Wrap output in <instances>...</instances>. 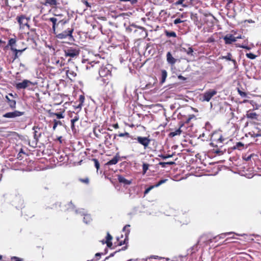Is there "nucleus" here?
<instances>
[{"label":"nucleus","mask_w":261,"mask_h":261,"mask_svg":"<svg viewBox=\"0 0 261 261\" xmlns=\"http://www.w3.org/2000/svg\"><path fill=\"white\" fill-rule=\"evenodd\" d=\"M178 117L180 119L179 122V125L187 129L188 127H192L193 125V122L196 121L197 118L194 114H191L186 113V111L183 110L178 115Z\"/></svg>","instance_id":"1"},{"label":"nucleus","mask_w":261,"mask_h":261,"mask_svg":"<svg viewBox=\"0 0 261 261\" xmlns=\"http://www.w3.org/2000/svg\"><path fill=\"white\" fill-rule=\"evenodd\" d=\"M87 69H94L99 70V75L100 76L111 77V71L108 68L107 65H103V64L99 61H93L89 65L87 66Z\"/></svg>","instance_id":"2"},{"label":"nucleus","mask_w":261,"mask_h":261,"mask_svg":"<svg viewBox=\"0 0 261 261\" xmlns=\"http://www.w3.org/2000/svg\"><path fill=\"white\" fill-rule=\"evenodd\" d=\"M111 77L100 76L97 78L98 85L101 87H105L103 90L106 94H111L113 92V85L110 83Z\"/></svg>","instance_id":"3"},{"label":"nucleus","mask_w":261,"mask_h":261,"mask_svg":"<svg viewBox=\"0 0 261 261\" xmlns=\"http://www.w3.org/2000/svg\"><path fill=\"white\" fill-rule=\"evenodd\" d=\"M224 140L221 134L215 133L212 137V142L210 143V145L213 147H222Z\"/></svg>","instance_id":"4"},{"label":"nucleus","mask_w":261,"mask_h":261,"mask_svg":"<svg viewBox=\"0 0 261 261\" xmlns=\"http://www.w3.org/2000/svg\"><path fill=\"white\" fill-rule=\"evenodd\" d=\"M64 53L66 57L76 58L80 54V49L78 47H69L64 49Z\"/></svg>","instance_id":"5"},{"label":"nucleus","mask_w":261,"mask_h":261,"mask_svg":"<svg viewBox=\"0 0 261 261\" xmlns=\"http://www.w3.org/2000/svg\"><path fill=\"white\" fill-rule=\"evenodd\" d=\"M66 74L68 78L70 80H72L76 76L77 68L76 67L73 66L72 67H66L64 68Z\"/></svg>","instance_id":"6"},{"label":"nucleus","mask_w":261,"mask_h":261,"mask_svg":"<svg viewBox=\"0 0 261 261\" xmlns=\"http://www.w3.org/2000/svg\"><path fill=\"white\" fill-rule=\"evenodd\" d=\"M6 101L8 103L10 108L12 109H15L16 107V102L14 99L15 96L12 93H9L8 95H6L5 97Z\"/></svg>","instance_id":"7"},{"label":"nucleus","mask_w":261,"mask_h":261,"mask_svg":"<svg viewBox=\"0 0 261 261\" xmlns=\"http://www.w3.org/2000/svg\"><path fill=\"white\" fill-rule=\"evenodd\" d=\"M73 28H68L66 30L64 31V32L59 33L57 35V37L58 39H63L66 38L67 37L72 38L73 36L72 35V34L73 32Z\"/></svg>","instance_id":"8"},{"label":"nucleus","mask_w":261,"mask_h":261,"mask_svg":"<svg viewBox=\"0 0 261 261\" xmlns=\"http://www.w3.org/2000/svg\"><path fill=\"white\" fill-rule=\"evenodd\" d=\"M56 206L58 205L60 207L61 211H66L70 209L73 208L74 205L72 202H60L55 204Z\"/></svg>","instance_id":"9"},{"label":"nucleus","mask_w":261,"mask_h":261,"mask_svg":"<svg viewBox=\"0 0 261 261\" xmlns=\"http://www.w3.org/2000/svg\"><path fill=\"white\" fill-rule=\"evenodd\" d=\"M217 94L216 90L210 89L205 92L202 95V101H209L211 99Z\"/></svg>","instance_id":"10"},{"label":"nucleus","mask_w":261,"mask_h":261,"mask_svg":"<svg viewBox=\"0 0 261 261\" xmlns=\"http://www.w3.org/2000/svg\"><path fill=\"white\" fill-rule=\"evenodd\" d=\"M36 84V83H33L29 80H24L22 82L17 83L15 87L17 89H24L30 85L35 86Z\"/></svg>","instance_id":"11"},{"label":"nucleus","mask_w":261,"mask_h":261,"mask_svg":"<svg viewBox=\"0 0 261 261\" xmlns=\"http://www.w3.org/2000/svg\"><path fill=\"white\" fill-rule=\"evenodd\" d=\"M24 112H20L15 110L13 112H8L3 115V117L7 118H14L17 117H20L24 115Z\"/></svg>","instance_id":"12"},{"label":"nucleus","mask_w":261,"mask_h":261,"mask_svg":"<svg viewBox=\"0 0 261 261\" xmlns=\"http://www.w3.org/2000/svg\"><path fill=\"white\" fill-rule=\"evenodd\" d=\"M69 116L70 118H72L70 121H71V128L72 130L75 131V123L76 122L78 121L80 119L79 115L77 113H75L74 112L71 113L69 114Z\"/></svg>","instance_id":"13"},{"label":"nucleus","mask_w":261,"mask_h":261,"mask_svg":"<svg viewBox=\"0 0 261 261\" xmlns=\"http://www.w3.org/2000/svg\"><path fill=\"white\" fill-rule=\"evenodd\" d=\"M16 19L20 25V28H23L25 25L29 27V25L28 24L29 19L25 15H21L20 16H17Z\"/></svg>","instance_id":"14"},{"label":"nucleus","mask_w":261,"mask_h":261,"mask_svg":"<svg viewBox=\"0 0 261 261\" xmlns=\"http://www.w3.org/2000/svg\"><path fill=\"white\" fill-rule=\"evenodd\" d=\"M113 239L112 236L110 234L109 232H107V236L106 237V240H103L100 241L102 245H104L105 244H107L106 248H112L113 244L112 242V240Z\"/></svg>","instance_id":"15"},{"label":"nucleus","mask_w":261,"mask_h":261,"mask_svg":"<svg viewBox=\"0 0 261 261\" xmlns=\"http://www.w3.org/2000/svg\"><path fill=\"white\" fill-rule=\"evenodd\" d=\"M189 130H186V129L181 126V125H179V128L176 129L174 132H170L169 134V137H173L175 136H179L181 135L182 133L184 134H187Z\"/></svg>","instance_id":"16"},{"label":"nucleus","mask_w":261,"mask_h":261,"mask_svg":"<svg viewBox=\"0 0 261 261\" xmlns=\"http://www.w3.org/2000/svg\"><path fill=\"white\" fill-rule=\"evenodd\" d=\"M137 140L140 144L143 146L144 149H146L148 147L151 141L148 137H138Z\"/></svg>","instance_id":"17"},{"label":"nucleus","mask_w":261,"mask_h":261,"mask_svg":"<svg viewBox=\"0 0 261 261\" xmlns=\"http://www.w3.org/2000/svg\"><path fill=\"white\" fill-rule=\"evenodd\" d=\"M191 19L194 22V23L199 29H200L203 25V23L199 20L198 16L197 14H192L191 16Z\"/></svg>","instance_id":"18"},{"label":"nucleus","mask_w":261,"mask_h":261,"mask_svg":"<svg viewBox=\"0 0 261 261\" xmlns=\"http://www.w3.org/2000/svg\"><path fill=\"white\" fill-rule=\"evenodd\" d=\"M181 50L186 53L188 56H194V50L190 45H186L184 47H182Z\"/></svg>","instance_id":"19"},{"label":"nucleus","mask_w":261,"mask_h":261,"mask_svg":"<svg viewBox=\"0 0 261 261\" xmlns=\"http://www.w3.org/2000/svg\"><path fill=\"white\" fill-rule=\"evenodd\" d=\"M225 43L226 44H230L236 41V37L232 34H227L223 38Z\"/></svg>","instance_id":"20"},{"label":"nucleus","mask_w":261,"mask_h":261,"mask_svg":"<svg viewBox=\"0 0 261 261\" xmlns=\"http://www.w3.org/2000/svg\"><path fill=\"white\" fill-rule=\"evenodd\" d=\"M34 130V138L36 141H38L39 139L41 137L42 133L40 131V128L38 126H34L33 128Z\"/></svg>","instance_id":"21"},{"label":"nucleus","mask_w":261,"mask_h":261,"mask_svg":"<svg viewBox=\"0 0 261 261\" xmlns=\"http://www.w3.org/2000/svg\"><path fill=\"white\" fill-rule=\"evenodd\" d=\"M200 20H201V21L203 23V24L207 23L208 24V25H211V26L213 25L212 18L210 19L208 16L207 14H204L202 17H200Z\"/></svg>","instance_id":"22"},{"label":"nucleus","mask_w":261,"mask_h":261,"mask_svg":"<svg viewBox=\"0 0 261 261\" xmlns=\"http://www.w3.org/2000/svg\"><path fill=\"white\" fill-rule=\"evenodd\" d=\"M246 117L251 119L257 120L258 115L252 110L247 112Z\"/></svg>","instance_id":"23"},{"label":"nucleus","mask_w":261,"mask_h":261,"mask_svg":"<svg viewBox=\"0 0 261 261\" xmlns=\"http://www.w3.org/2000/svg\"><path fill=\"white\" fill-rule=\"evenodd\" d=\"M104 133H105L104 129L100 127L99 126H96L93 128V133L97 138H99L101 134Z\"/></svg>","instance_id":"24"},{"label":"nucleus","mask_w":261,"mask_h":261,"mask_svg":"<svg viewBox=\"0 0 261 261\" xmlns=\"http://www.w3.org/2000/svg\"><path fill=\"white\" fill-rule=\"evenodd\" d=\"M59 4V3L57 0H45V2L44 3L45 6H49L52 8L56 7Z\"/></svg>","instance_id":"25"},{"label":"nucleus","mask_w":261,"mask_h":261,"mask_svg":"<svg viewBox=\"0 0 261 261\" xmlns=\"http://www.w3.org/2000/svg\"><path fill=\"white\" fill-rule=\"evenodd\" d=\"M167 57V61L168 63L174 65L176 62V60L172 56L171 53L170 52H168L166 55Z\"/></svg>","instance_id":"26"},{"label":"nucleus","mask_w":261,"mask_h":261,"mask_svg":"<svg viewBox=\"0 0 261 261\" xmlns=\"http://www.w3.org/2000/svg\"><path fill=\"white\" fill-rule=\"evenodd\" d=\"M120 156L117 154L112 160L108 161L106 165L110 166L116 164L119 161Z\"/></svg>","instance_id":"27"},{"label":"nucleus","mask_w":261,"mask_h":261,"mask_svg":"<svg viewBox=\"0 0 261 261\" xmlns=\"http://www.w3.org/2000/svg\"><path fill=\"white\" fill-rule=\"evenodd\" d=\"M118 180L120 183H122L124 185H129L132 184V181L125 178L122 175H118Z\"/></svg>","instance_id":"28"},{"label":"nucleus","mask_w":261,"mask_h":261,"mask_svg":"<svg viewBox=\"0 0 261 261\" xmlns=\"http://www.w3.org/2000/svg\"><path fill=\"white\" fill-rule=\"evenodd\" d=\"M256 156L257 155L253 153H249V152H247L246 153L243 154L242 158L244 161H249L254 156Z\"/></svg>","instance_id":"29"},{"label":"nucleus","mask_w":261,"mask_h":261,"mask_svg":"<svg viewBox=\"0 0 261 261\" xmlns=\"http://www.w3.org/2000/svg\"><path fill=\"white\" fill-rule=\"evenodd\" d=\"M221 58L231 61L233 63L234 66H236L237 65L236 60L235 59H232V55L230 53H227V55L225 56H222Z\"/></svg>","instance_id":"30"},{"label":"nucleus","mask_w":261,"mask_h":261,"mask_svg":"<svg viewBox=\"0 0 261 261\" xmlns=\"http://www.w3.org/2000/svg\"><path fill=\"white\" fill-rule=\"evenodd\" d=\"M167 72L166 70L163 69L161 70V79L160 81L161 84H163L167 78Z\"/></svg>","instance_id":"31"},{"label":"nucleus","mask_w":261,"mask_h":261,"mask_svg":"<svg viewBox=\"0 0 261 261\" xmlns=\"http://www.w3.org/2000/svg\"><path fill=\"white\" fill-rule=\"evenodd\" d=\"M201 239L204 240V242L207 245L213 242V239L207 235L204 234L201 237Z\"/></svg>","instance_id":"32"},{"label":"nucleus","mask_w":261,"mask_h":261,"mask_svg":"<svg viewBox=\"0 0 261 261\" xmlns=\"http://www.w3.org/2000/svg\"><path fill=\"white\" fill-rule=\"evenodd\" d=\"M164 33H165V35L168 38H170V37L176 38L177 37L176 33L173 31H169L168 30H165Z\"/></svg>","instance_id":"33"},{"label":"nucleus","mask_w":261,"mask_h":261,"mask_svg":"<svg viewBox=\"0 0 261 261\" xmlns=\"http://www.w3.org/2000/svg\"><path fill=\"white\" fill-rule=\"evenodd\" d=\"M128 239L126 237H125V238L124 239V240L123 241H120L118 243V246H121V245H122L123 244H126L128 243ZM127 245H126L124 247H123L122 248V250H125V249H127Z\"/></svg>","instance_id":"34"},{"label":"nucleus","mask_w":261,"mask_h":261,"mask_svg":"<svg viewBox=\"0 0 261 261\" xmlns=\"http://www.w3.org/2000/svg\"><path fill=\"white\" fill-rule=\"evenodd\" d=\"M85 100V97L84 96L81 95L79 97V104L76 106V108H80L81 109L83 105V103Z\"/></svg>","instance_id":"35"},{"label":"nucleus","mask_w":261,"mask_h":261,"mask_svg":"<svg viewBox=\"0 0 261 261\" xmlns=\"http://www.w3.org/2000/svg\"><path fill=\"white\" fill-rule=\"evenodd\" d=\"M49 20L53 23V30L55 33L56 27L57 22V19L55 17H51L49 18Z\"/></svg>","instance_id":"36"},{"label":"nucleus","mask_w":261,"mask_h":261,"mask_svg":"<svg viewBox=\"0 0 261 261\" xmlns=\"http://www.w3.org/2000/svg\"><path fill=\"white\" fill-rule=\"evenodd\" d=\"M244 145L241 142H237L235 145L233 146V148L234 149L241 150L244 148Z\"/></svg>","instance_id":"37"},{"label":"nucleus","mask_w":261,"mask_h":261,"mask_svg":"<svg viewBox=\"0 0 261 261\" xmlns=\"http://www.w3.org/2000/svg\"><path fill=\"white\" fill-rule=\"evenodd\" d=\"M106 133V136L105 137V144L106 145H111V143L110 142L109 140L111 139V135H110V134H109L108 133Z\"/></svg>","instance_id":"38"},{"label":"nucleus","mask_w":261,"mask_h":261,"mask_svg":"<svg viewBox=\"0 0 261 261\" xmlns=\"http://www.w3.org/2000/svg\"><path fill=\"white\" fill-rule=\"evenodd\" d=\"M175 164V162H160L159 163V165H161L162 166V167L163 168H165L166 167V165H174Z\"/></svg>","instance_id":"39"},{"label":"nucleus","mask_w":261,"mask_h":261,"mask_svg":"<svg viewBox=\"0 0 261 261\" xmlns=\"http://www.w3.org/2000/svg\"><path fill=\"white\" fill-rule=\"evenodd\" d=\"M79 180L83 183V184H85L86 185H89V182H90V180H89V178L88 177H86L85 178H80L79 179Z\"/></svg>","instance_id":"40"},{"label":"nucleus","mask_w":261,"mask_h":261,"mask_svg":"<svg viewBox=\"0 0 261 261\" xmlns=\"http://www.w3.org/2000/svg\"><path fill=\"white\" fill-rule=\"evenodd\" d=\"M16 42V39L15 38H11L8 41V44L7 47L10 46L11 48L13 47V46L15 44Z\"/></svg>","instance_id":"41"},{"label":"nucleus","mask_w":261,"mask_h":261,"mask_svg":"<svg viewBox=\"0 0 261 261\" xmlns=\"http://www.w3.org/2000/svg\"><path fill=\"white\" fill-rule=\"evenodd\" d=\"M4 261H23V259L16 256H12L10 258H7Z\"/></svg>","instance_id":"42"},{"label":"nucleus","mask_w":261,"mask_h":261,"mask_svg":"<svg viewBox=\"0 0 261 261\" xmlns=\"http://www.w3.org/2000/svg\"><path fill=\"white\" fill-rule=\"evenodd\" d=\"M92 220L91 217L89 215H85L84 217V222L86 224L90 223Z\"/></svg>","instance_id":"43"},{"label":"nucleus","mask_w":261,"mask_h":261,"mask_svg":"<svg viewBox=\"0 0 261 261\" xmlns=\"http://www.w3.org/2000/svg\"><path fill=\"white\" fill-rule=\"evenodd\" d=\"M129 227H130L129 225H126L123 227V230L125 232V237H126V236H127V237L128 238V236L130 232V230L129 229Z\"/></svg>","instance_id":"44"},{"label":"nucleus","mask_w":261,"mask_h":261,"mask_svg":"<svg viewBox=\"0 0 261 261\" xmlns=\"http://www.w3.org/2000/svg\"><path fill=\"white\" fill-rule=\"evenodd\" d=\"M108 249L107 248H106L103 251V252H99V253H96L95 254V257L96 258H97V257H100L101 255H105L107 253H108Z\"/></svg>","instance_id":"45"},{"label":"nucleus","mask_w":261,"mask_h":261,"mask_svg":"<svg viewBox=\"0 0 261 261\" xmlns=\"http://www.w3.org/2000/svg\"><path fill=\"white\" fill-rule=\"evenodd\" d=\"M149 164L147 163H143L142 165L143 174H145L149 168Z\"/></svg>","instance_id":"46"},{"label":"nucleus","mask_w":261,"mask_h":261,"mask_svg":"<svg viewBox=\"0 0 261 261\" xmlns=\"http://www.w3.org/2000/svg\"><path fill=\"white\" fill-rule=\"evenodd\" d=\"M92 161L94 162L95 167L96 168L97 171H98L100 168V164L98 160L96 159H92Z\"/></svg>","instance_id":"47"},{"label":"nucleus","mask_w":261,"mask_h":261,"mask_svg":"<svg viewBox=\"0 0 261 261\" xmlns=\"http://www.w3.org/2000/svg\"><path fill=\"white\" fill-rule=\"evenodd\" d=\"M11 50L15 53L14 59H16L17 58H18V54L19 53V50L16 48H15L14 47L11 48Z\"/></svg>","instance_id":"48"},{"label":"nucleus","mask_w":261,"mask_h":261,"mask_svg":"<svg viewBox=\"0 0 261 261\" xmlns=\"http://www.w3.org/2000/svg\"><path fill=\"white\" fill-rule=\"evenodd\" d=\"M61 125L62 124V122L60 121H59V120H54V125H53V129L54 130H55L57 126H58V125Z\"/></svg>","instance_id":"49"},{"label":"nucleus","mask_w":261,"mask_h":261,"mask_svg":"<svg viewBox=\"0 0 261 261\" xmlns=\"http://www.w3.org/2000/svg\"><path fill=\"white\" fill-rule=\"evenodd\" d=\"M53 115L56 116L58 119H61L64 117V116L63 115V112L53 113Z\"/></svg>","instance_id":"50"},{"label":"nucleus","mask_w":261,"mask_h":261,"mask_svg":"<svg viewBox=\"0 0 261 261\" xmlns=\"http://www.w3.org/2000/svg\"><path fill=\"white\" fill-rule=\"evenodd\" d=\"M237 91L240 95L243 97H245L247 96V93L245 92L242 91L240 89V88H237Z\"/></svg>","instance_id":"51"},{"label":"nucleus","mask_w":261,"mask_h":261,"mask_svg":"<svg viewBox=\"0 0 261 261\" xmlns=\"http://www.w3.org/2000/svg\"><path fill=\"white\" fill-rule=\"evenodd\" d=\"M246 55L248 58L250 59H254L256 57V55L251 53H247Z\"/></svg>","instance_id":"52"},{"label":"nucleus","mask_w":261,"mask_h":261,"mask_svg":"<svg viewBox=\"0 0 261 261\" xmlns=\"http://www.w3.org/2000/svg\"><path fill=\"white\" fill-rule=\"evenodd\" d=\"M154 188H156L155 185L153 186H150V187L147 188L144 191V195H146L147 194H148L150 192V191L153 189Z\"/></svg>","instance_id":"53"},{"label":"nucleus","mask_w":261,"mask_h":261,"mask_svg":"<svg viewBox=\"0 0 261 261\" xmlns=\"http://www.w3.org/2000/svg\"><path fill=\"white\" fill-rule=\"evenodd\" d=\"M154 188H156L155 185L153 186H150V187L147 188L144 191V195H146L147 194H148L150 192V191L153 189Z\"/></svg>","instance_id":"54"},{"label":"nucleus","mask_w":261,"mask_h":261,"mask_svg":"<svg viewBox=\"0 0 261 261\" xmlns=\"http://www.w3.org/2000/svg\"><path fill=\"white\" fill-rule=\"evenodd\" d=\"M118 136L120 137H126L127 138H129L130 137L129 134L127 132H125L124 133H119L118 135Z\"/></svg>","instance_id":"55"},{"label":"nucleus","mask_w":261,"mask_h":261,"mask_svg":"<svg viewBox=\"0 0 261 261\" xmlns=\"http://www.w3.org/2000/svg\"><path fill=\"white\" fill-rule=\"evenodd\" d=\"M122 2H129L130 4L134 5L137 3V0H119Z\"/></svg>","instance_id":"56"},{"label":"nucleus","mask_w":261,"mask_h":261,"mask_svg":"<svg viewBox=\"0 0 261 261\" xmlns=\"http://www.w3.org/2000/svg\"><path fill=\"white\" fill-rule=\"evenodd\" d=\"M167 180V179H162V180H160L159 182H158L155 185V187H159L160 185H162L163 184H164L165 182H166V181Z\"/></svg>","instance_id":"57"},{"label":"nucleus","mask_w":261,"mask_h":261,"mask_svg":"<svg viewBox=\"0 0 261 261\" xmlns=\"http://www.w3.org/2000/svg\"><path fill=\"white\" fill-rule=\"evenodd\" d=\"M185 1V0H178L174 3L175 6L178 5H182L183 7H185L187 6L186 5L183 4V3Z\"/></svg>","instance_id":"58"},{"label":"nucleus","mask_w":261,"mask_h":261,"mask_svg":"<svg viewBox=\"0 0 261 261\" xmlns=\"http://www.w3.org/2000/svg\"><path fill=\"white\" fill-rule=\"evenodd\" d=\"M158 156L161 158L163 159H166L167 158L172 157V155H164L161 154H159Z\"/></svg>","instance_id":"59"},{"label":"nucleus","mask_w":261,"mask_h":261,"mask_svg":"<svg viewBox=\"0 0 261 261\" xmlns=\"http://www.w3.org/2000/svg\"><path fill=\"white\" fill-rule=\"evenodd\" d=\"M183 22H184V20H181L179 18H176L174 20V23L175 24H177Z\"/></svg>","instance_id":"60"},{"label":"nucleus","mask_w":261,"mask_h":261,"mask_svg":"<svg viewBox=\"0 0 261 261\" xmlns=\"http://www.w3.org/2000/svg\"><path fill=\"white\" fill-rule=\"evenodd\" d=\"M183 216L185 218H186V219L185 221H180V223H182L183 224H188V223L189 222V221L188 220L187 215L183 214Z\"/></svg>","instance_id":"61"},{"label":"nucleus","mask_w":261,"mask_h":261,"mask_svg":"<svg viewBox=\"0 0 261 261\" xmlns=\"http://www.w3.org/2000/svg\"><path fill=\"white\" fill-rule=\"evenodd\" d=\"M82 2L85 4L87 7H89V8H90L91 7V5L89 3H88L87 1L86 0H82Z\"/></svg>","instance_id":"62"},{"label":"nucleus","mask_w":261,"mask_h":261,"mask_svg":"<svg viewBox=\"0 0 261 261\" xmlns=\"http://www.w3.org/2000/svg\"><path fill=\"white\" fill-rule=\"evenodd\" d=\"M215 39L213 37H211L210 38H208L206 41V42L207 43H212V42H215Z\"/></svg>","instance_id":"63"},{"label":"nucleus","mask_w":261,"mask_h":261,"mask_svg":"<svg viewBox=\"0 0 261 261\" xmlns=\"http://www.w3.org/2000/svg\"><path fill=\"white\" fill-rule=\"evenodd\" d=\"M177 77H178V79L179 80H182V81H186V80H187L186 77L182 76L181 75H178Z\"/></svg>","instance_id":"64"}]
</instances>
